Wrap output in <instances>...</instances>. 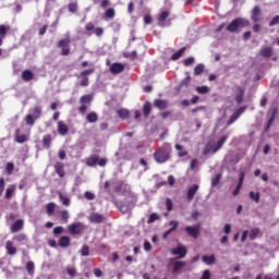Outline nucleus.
Masks as SVG:
<instances>
[{"mask_svg": "<svg viewBox=\"0 0 279 279\" xmlns=\"http://www.w3.org/2000/svg\"><path fill=\"white\" fill-rule=\"evenodd\" d=\"M172 151L173 148L171 147V144L165 143L161 147L155 150L153 158L158 165H165V162L171 160Z\"/></svg>", "mask_w": 279, "mask_h": 279, "instance_id": "nucleus-1", "label": "nucleus"}, {"mask_svg": "<svg viewBox=\"0 0 279 279\" xmlns=\"http://www.w3.org/2000/svg\"><path fill=\"white\" fill-rule=\"evenodd\" d=\"M242 27H250V22L243 17H236L227 26L226 29L227 32L234 34L239 32V29H242Z\"/></svg>", "mask_w": 279, "mask_h": 279, "instance_id": "nucleus-2", "label": "nucleus"}, {"mask_svg": "<svg viewBox=\"0 0 279 279\" xmlns=\"http://www.w3.org/2000/svg\"><path fill=\"white\" fill-rule=\"evenodd\" d=\"M226 141H228V135H225V136H222V137H220L219 140H218V142H217V144L215 145H208L205 149H204V151H203V154L204 155H206V154H208L209 151H213V154H217V151H219V149H221V147H223V145L226 144Z\"/></svg>", "mask_w": 279, "mask_h": 279, "instance_id": "nucleus-3", "label": "nucleus"}, {"mask_svg": "<svg viewBox=\"0 0 279 279\" xmlns=\"http://www.w3.org/2000/svg\"><path fill=\"white\" fill-rule=\"evenodd\" d=\"M68 232L71 236H80L82 232H84V223L82 222H73L68 226Z\"/></svg>", "mask_w": 279, "mask_h": 279, "instance_id": "nucleus-4", "label": "nucleus"}, {"mask_svg": "<svg viewBox=\"0 0 279 279\" xmlns=\"http://www.w3.org/2000/svg\"><path fill=\"white\" fill-rule=\"evenodd\" d=\"M278 114V107L271 106L267 112L268 122L265 128V132L271 130V125H274V121H276V116Z\"/></svg>", "mask_w": 279, "mask_h": 279, "instance_id": "nucleus-5", "label": "nucleus"}, {"mask_svg": "<svg viewBox=\"0 0 279 279\" xmlns=\"http://www.w3.org/2000/svg\"><path fill=\"white\" fill-rule=\"evenodd\" d=\"M57 47L61 49V56H69L71 53V38L59 40Z\"/></svg>", "mask_w": 279, "mask_h": 279, "instance_id": "nucleus-6", "label": "nucleus"}, {"mask_svg": "<svg viewBox=\"0 0 279 279\" xmlns=\"http://www.w3.org/2000/svg\"><path fill=\"white\" fill-rule=\"evenodd\" d=\"M172 256H179V258H184L189 251L184 245H178V247L172 248L171 251Z\"/></svg>", "mask_w": 279, "mask_h": 279, "instance_id": "nucleus-7", "label": "nucleus"}, {"mask_svg": "<svg viewBox=\"0 0 279 279\" xmlns=\"http://www.w3.org/2000/svg\"><path fill=\"white\" fill-rule=\"evenodd\" d=\"M197 191H199V184H193L187 189V193H186L187 202H193L195 195L197 194Z\"/></svg>", "mask_w": 279, "mask_h": 279, "instance_id": "nucleus-8", "label": "nucleus"}, {"mask_svg": "<svg viewBox=\"0 0 279 279\" xmlns=\"http://www.w3.org/2000/svg\"><path fill=\"white\" fill-rule=\"evenodd\" d=\"M109 71L112 75H119V73H123V71H125V65H123V63L116 62L110 65Z\"/></svg>", "mask_w": 279, "mask_h": 279, "instance_id": "nucleus-9", "label": "nucleus"}, {"mask_svg": "<svg viewBox=\"0 0 279 279\" xmlns=\"http://www.w3.org/2000/svg\"><path fill=\"white\" fill-rule=\"evenodd\" d=\"M262 17L263 11L260 10V7H254L251 14V20L253 21V23H258Z\"/></svg>", "mask_w": 279, "mask_h": 279, "instance_id": "nucleus-10", "label": "nucleus"}, {"mask_svg": "<svg viewBox=\"0 0 279 279\" xmlns=\"http://www.w3.org/2000/svg\"><path fill=\"white\" fill-rule=\"evenodd\" d=\"M170 14L171 12H169V10H165L158 15L157 24L159 27H165V23L167 22V19H169Z\"/></svg>", "mask_w": 279, "mask_h": 279, "instance_id": "nucleus-11", "label": "nucleus"}, {"mask_svg": "<svg viewBox=\"0 0 279 279\" xmlns=\"http://www.w3.org/2000/svg\"><path fill=\"white\" fill-rule=\"evenodd\" d=\"M24 226L25 221H23V219H17L14 223L11 225L10 230L13 234H15V232H21Z\"/></svg>", "mask_w": 279, "mask_h": 279, "instance_id": "nucleus-12", "label": "nucleus"}, {"mask_svg": "<svg viewBox=\"0 0 279 279\" xmlns=\"http://www.w3.org/2000/svg\"><path fill=\"white\" fill-rule=\"evenodd\" d=\"M53 169L59 178H64L66 175V172L64 171V163H62V161H57Z\"/></svg>", "mask_w": 279, "mask_h": 279, "instance_id": "nucleus-13", "label": "nucleus"}, {"mask_svg": "<svg viewBox=\"0 0 279 279\" xmlns=\"http://www.w3.org/2000/svg\"><path fill=\"white\" fill-rule=\"evenodd\" d=\"M243 112H245V108L240 107L228 120L227 125H232V123H234L239 117H241L243 114Z\"/></svg>", "mask_w": 279, "mask_h": 279, "instance_id": "nucleus-14", "label": "nucleus"}, {"mask_svg": "<svg viewBox=\"0 0 279 279\" xmlns=\"http://www.w3.org/2000/svg\"><path fill=\"white\" fill-rule=\"evenodd\" d=\"M90 223H104L106 221V218L101 214L93 213L89 216Z\"/></svg>", "mask_w": 279, "mask_h": 279, "instance_id": "nucleus-15", "label": "nucleus"}, {"mask_svg": "<svg viewBox=\"0 0 279 279\" xmlns=\"http://www.w3.org/2000/svg\"><path fill=\"white\" fill-rule=\"evenodd\" d=\"M58 134H60V136H66V134H69V125H66V123H64V121H59L58 122Z\"/></svg>", "mask_w": 279, "mask_h": 279, "instance_id": "nucleus-16", "label": "nucleus"}, {"mask_svg": "<svg viewBox=\"0 0 279 279\" xmlns=\"http://www.w3.org/2000/svg\"><path fill=\"white\" fill-rule=\"evenodd\" d=\"M235 101L236 104H243V97L245 96V89L241 86H235Z\"/></svg>", "mask_w": 279, "mask_h": 279, "instance_id": "nucleus-17", "label": "nucleus"}, {"mask_svg": "<svg viewBox=\"0 0 279 279\" xmlns=\"http://www.w3.org/2000/svg\"><path fill=\"white\" fill-rule=\"evenodd\" d=\"M186 267V262L175 260L172 263V274H178L182 271V269Z\"/></svg>", "mask_w": 279, "mask_h": 279, "instance_id": "nucleus-18", "label": "nucleus"}, {"mask_svg": "<svg viewBox=\"0 0 279 279\" xmlns=\"http://www.w3.org/2000/svg\"><path fill=\"white\" fill-rule=\"evenodd\" d=\"M5 250L8 256H14L16 254V246H14V242L12 241H7L5 243Z\"/></svg>", "mask_w": 279, "mask_h": 279, "instance_id": "nucleus-19", "label": "nucleus"}, {"mask_svg": "<svg viewBox=\"0 0 279 279\" xmlns=\"http://www.w3.org/2000/svg\"><path fill=\"white\" fill-rule=\"evenodd\" d=\"M185 232L189 236H193V239H197V236H199V228L197 227H185Z\"/></svg>", "mask_w": 279, "mask_h": 279, "instance_id": "nucleus-20", "label": "nucleus"}, {"mask_svg": "<svg viewBox=\"0 0 279 279\" xmlns=\"http://www.w3.org/2000/svg\"><path fill=\"white\" fill-rule=\"evenodd\" d=\"M15 141L16 143H20V144L27 143V135L21 134V129H17L15 131Z\"/></svg>", "mask_w": 279, "mask_h": 279, "instance_id": "nucleus-21", "label": "nucleus"}, {"mask_svg": "<svg viewBox=\"0 0 279 279\" xmlns=\"http://www.w3.org/2000/svg\"><path fill=\"white\" fill-rule=\"evenodd\" d=\"M22 80L23 82H32L34 80V72L32 70H24L22 72Z\"/></svg>", "mask_w": 279, "mask_h": 279, "instance_id": "nucleus-22", "label": "nucleus"}, {"mask_svg": "<svg viewBox=\"0 0 279 279\" xmlns=\"http://www.w3.org/2000/svg\"><path fill=\"white\" fill-rule=\"evenodd\" d=\"M174 149H177L179 158H184L189 156V150L184 149V146L175 144Z\"/></svg>", "mask_w": 279, "mask_h": 279, "instance_id": "nucleus-23", "label": "nucleus"}, {"mask_svg": "<svg viewBox=\"0 0 279 279\" xmlns=\"http://www.w3.org/2000/svg\"><path fill=\"white\" fill-rule=\"evenodd\" d=\"M71 245V238L69 235H63L59 239V247H69Z\"/></svg>", "mask_w": 279, "mask_h": 279, "instance_id": "nucleus-24", "label": "nucleus"}, {"mask_svg": "<svg viewBox=\"0 0 279 279\" xmlns=\"http://www.w3.org/2000/svg\"><path fill=\"white\" fill-rule=\"evenodd\" d=\"M31 116L34 117L35 119H40V117L43 116V107H40V106H35V107L31 110Z\"/></svg>", "mask_w": 279, "mask_h": 279, "instance_id": "nucleus-25", "label": "nucleus"}, {"mask_svg": "<svg viewBox=\"0 0 279 279\" xmlns=\"http://www.w3.org/2000/svg\"><path fill=\"white\" fill-rule=\"evenodd\" d=\"M154 106L155 108H158V110H167L168 102L167 100L156 99Z\"/></svg>", "mask_w": 279, "mask_h": 279, "instance_id": "nucleus-26", "label": "nucleus"}, {"mask_svg": "<svg viewBox=\"0 0 279 279\" xmlns=\"http://www.w3.org/2000/svg\"><path fill=\"white\" fill-rule=\"evenodd\" d=\"M44 149H51V134H46L43 137Z\"/></svg>", "mask_w": 279, "mask_h": 279, "instance_id": "nucleus-27", "label": "nucleus"}, {"mask_svg": "<svg viewBox=\"0 0 279 279\" xmlns=\"http://www.w3.org/2000/svg\"><path fill=\"white\" fill-rule=\"evenodd\" d=\"M99 162V155H92L89 158L86 159L87 167H95Z\"/></svg>", "mask_w": 279, "mask_h": 279, "instance_id": "nucleus-28", "label": "nucleus"}, {"mask_svg": "<svg viewBox=\"0 0 279 279\" xmlns=\"http://www.w3.org/2000/svg\"><path fill=\"white\" fill-rule=\"evenodd\" d=\"M59 215H60L61 223H69V219L71 217V215L69 214V210L63 209L59 211Z\"/></svg>", "mask_w": 279, "mask_h": 279, "instance_id": "nucleus-29", "label": "nucleus"}, {"mask_svg": "<svg viewBox=\"0 0 279 279\" xmlns=\"http://www.w3.org/2000/svg\"><path fill=\"white\" fill-rule=\"evenodd\" d=\"M259 53L263 58H271L274 49L271 47H265L260 49Z\"/></svg>", "mask_w": 279, "mask_h": 279, "instance_id": "nucleus-30", "label": "nucleus"}, {"mask_svg": "<svg viewBox=\"0 0 279 279\" xmlns=\"http://www.w3.org/2000/svg\"><path fill=\"white\" fill-rule=\"evenodd\" d=\"M170 225L172 226V228L168 229L163 234V239H167V236H169V234H171V232H173L174 230L178 229V221L175 220H171Z\"/></svg>", "mask_w": 279, "mask_h": 279, "instance_id": "nucleus-31", "label": "nucleus"}, {"mask_svg": "<svg viewBox=\"0 0 279 279\" xmlns=\"http://www.w3.org/2000/svg\"><path fill=\"white\" fill-rule=\"evenodd\" d=\"M203 263H205V265H215V263L217 262V259L215 258V255H204L202 257Z\"/></svg>", "mask_w": 279, "mask_h": 279, "instance_id": "nucleus-32", "label": "nucleus"}, {"mask_svg": "<svg viewBox=\"0 0 279 279\" xmlns=\"http://www.w3.org/2000/svg\"><path fill=\"white\" fill-rule=\"evenodd\" d=\"M143 114H144L145 119H147L149 117V114H151V102L147 101L144 104Z\"/></svg>", "mask_w": 279, "mask_h": 279, "instance_id": "nucleus-33", "label": "nucleus"}, {"mask_svg": "<svg viewBox=\"0 0 279 279\" xmlns=\"http://www.w3.org/2000/svg\"><path fill=\"white\" fill-rule=\"evenodd\" d=\"M98 120H99V116H97V112H89L86 116L87 123H97Z\"/></svg>", "mask_w": 279, "mask_h": 279, "instance_id": "nucleus-34", "label": "nucleus"}, {"mask_svg": "<svg viewBox=\"0 0 279 279\" xmlns=\"http://www.w3.org/2000/svg\"><path fill=\"white\" fill-rule=\"evenodd\" d=\"M80 104L90 106V104H93V95H83L80 98Z\"/></svg>", "mask_w": 279, "mask_h": 279, "instance_id": "nucleus-35", "label": "nucleus"}, {"mask_svg": "<svg viewBox=\"0 0 279 279\" xmlns=\"http://www.w3.org/2000/svg\"><path fill=\"white\" fill-rule=\"evenodd\" d=\"M13 241H16V243H27V234L19 233L13 236Z\"/></svg>", "mask_w": 279, "mask_h": 279, "instance_id": "nucleus-36", "label": "nucleus"}, {"mask_svg": "<svg viewBox=\"0 0 279 279\" xmlns=\"http://www.w3.org/2000/svg\"><path fill=\"white\" fill-rule=\"evenodd\" d=\"M46 213L48 217H53V213H56V203H48L46 205Z\"/></svg>", "mask_w": 279, "mask_h": 279, "instance_id": "nucleus-37", "label": "nucleus"}, {"mask_svg": "<svg viewBox=\"0 0 279 279\" xmlns=\"http://www.w3.org/2000/svg\"><path fill=\"white\" fill-rule=\"evenodd\" d=\"M117 114L120 119H128V117H130V110L120 108L117 110Z\"/></svg>", "mask_w": 279, "mask_h": 279, "instance_id": "nucleus-38", "label": "nucleus"}, {"mask_svg": "<svg viewBox=\"0 0 279 279\" xmlns=\"http://www.w3.org/2000/svg\"><path fill=\"white\" fill-rule=\"evenodd\" d=\"M59 199L62 202L63 206H71V198L69 196L62 194V192H59Z\"/></svg>", "mask_w": 279, "mask_h": 279, "instance_id": "nucleus-39", "label": "nucleus"}, {"mask_svg": "<svg viewBox=\"0 0 279 279\" xmlns=\"http://www.w3.org/2000/svg\"><path fill=\"white\" fill-rule=\"evenodd\" d=\"M184 51H186V47H183V48L179 49L177 52H174L171 56V60H180V58H182V56H184Z\"/></svg>", "mask_w": 279, "mask_h": 279, "instance_id": "nucleus-40", "label": "nucleus"}, {"mask_svg": "<svg viewBox=\"0 0 279 279\" xmlns=\"http://www.w3.org/2000/svg\"><path fill=\"white\" fill-rule=\"evenodd\" d=\"M248 197L255 202V204H258L260 202V193L259 192H253L251 191L248 194Z\"/></svg>", "mask_w": 279, "mask_h": 279, "instance_id": "nucleus-41", "label": "nucleus"}, {"mask_svg": "<svg viewBox=\"0 0 279 279\" xmlns=\"http://www.w3.org/2000/svg\"><path fill=\"white\" fill-rule=\"evenodd\" d=\"M196 93H198V95H208L210 88H208V86H198L196 87Z\"/></svg>", "mask_w": 279, "mask_h": 279, "instance_id": "nucleus-42", "label": "nucleus"}, {"mask_svg": "<svg viewBox=\"0 0 279 279\" xmlns=\"http://www.w3.org/2000/svg\"><path fill=\"white\" fill-rule=\"evenodd\" d=\"M8 32H10V26L0 25V38H5V36H8Z\"/></svg>", "mask_w": 279, "mask_h": 279, "instance_id": "nucleus-43", "label": "nucleus"}, {"mask_svg": "<svg viewBox=\"0 0 279 279\" xmlns=\"http://www.w3.org/2000/svg\"><path fill=\"white\" fill-rule=\"evenodd\" d=\"M117 12L114 11L113 8H109L105 12V19H114Z\"/></svg>", "mask_w": 279, "mask_h": 279, "instance_id": "nucleus-44", "label": "nucleus"}, {"mask_svg": "<svg viewBox=\"0 0 279 279\" xmlns=\"http://www.w3.org/2000/svg\"><path fill=\"white\" fill-rule=\"evenodd\" d=\"M25 123H26V125H34L36 123V118L34 116H32V113H28L25 117Z\"/></svg>", "mask_w": 279, "mask_h": 279, "instance_id": "nucleus-45", "label": "nucleus"}, {"mask_svg": "<svg viewBox=\"0 0 279 279\" xmlns=\"http://www.w3.org/2000/svg\"><path fill=\"white\" fill-rule=\"evenodd\" d=\"M260 234V229L258 228H253L250 232V239L251 241H254V239H256L258 235Z\"/></svg>", "mask_w": 279, "mask_h": 279, "instance_id": "nucleus-46", "label": "nucleus"}, {"mask_svg": "<svg viewBox=\"0 0 279 279\" xmlns=\"http://www.w3.org/2000/svg\"><path fill=\"white\" fill-rule=\"evenodd\" d=\"M81 256H90V247L84 244L80 251Z\"/></svg>", "mask_w": 279, "mask_h": 279, "instance_id": "nucleus-47", "label": "nucleus"}, {"mask_svg": "<svg viewBox=\"0 0 279 279\" xmlns=\"http://www.w3.org/2000/svg\"><path fill=\"white\" fill-rule=\"evenodd\" d=\"M185 75H186V77L184 80H182L180 83V88H182L183 86H189L191 84V74H189V72H186Z\"/></svg>", "mask_w": 279, "mask_h": 279, "instance_id": "nucleus-48", "label": "nucleus"}, {"mask_svg": "<svg viewBox=\"0 0 279 279\" xmlns=\"http://www.w3.org/2000/svg\"><path fill=\"white\" fill-rule=\"evenodd\" d=\"M221 182V173L216 174V178L211 179V186L215 189V186H218Z\"/></svg>", "mask_w": 279, "mask_h": 279, "instance_id": "nucleus-49", "label": "nucleus"}, {"mask_svg": "<svg viewBox=\"0 0 279 279\" xmlns=\"http://www.w3.org/2000/svg\"><path fill=\"white\" fill-rule=\"evenodd\" d=\"M93 73H95V68L82 71L80 77H88V75H93Z\"/></svg>", "mask_w": 279, "mask_h": 279, "instance_id": "nucleus-50", "label": "nucleus"}, {"mask_svg": "<svg viewBox=\"0 0 279 279\" xmlns=\"http://www.w3.org/2000/svg\"><path fill=\"white\" fill-rule=\"evenodd\" d=\"M202 73H204V64L198 63V64L194 68V75H202Z\"/></svg>", "mask_w": 279, "mask_h": 279, "instance_id": "nucleus-51", "label": "nucleus"}, {"mask_svg": "<svg viewBox=\"0 0 279 279\" xmlns=\"http://www.w3.org/2000/svg\"><path fill=\"white\" fill-rule=\"evenodd\" d=\"M158 220H160V216H158V214L156 213H153L149 215L147 223H154V221H158Z\"/></svg>", "mask_w": 279, "mask_h": 279, "instance_id": "nucleus-52", "label": "nucleus"}, {"mask_svg": "<svg viewBox=\"0 0 279 279\" xmlns=\"http://www.w3.org/2000/svg\"><path fill=\"white\" fill-rule=\"evenodd\" d=\"M66 274H69V276L71 278H75V276H77V269H75L73 267H68L66 268Z\"/></svg>", "mask_w": 279, "mask_h": 279, "instance_id": "nucleus-53", "label": "nucleus"}, {"mask_svg": "<svg viewBox=\"0 0 279 279\" xmlns=\"http://www.w3.org/2000/svg\"><path fill=\"white\" fill-rule=\"evenodd\" d=\"M68 10H69V12H72V14H75V12H77V4H76V2H71L68 5Z\"/></svg>", "mask_w": 279, "mask_h": 279, "instance_id": "nucleus-54", "label": "nucleus"}, {"mask_svg": "<svg viewBox=\"0 0 279 279\" xmlns=\"http://www.w3.org/2000/svg\"><path fill=\"white\" fill-rule=\"evenodd\" d=\"M166 208L168 213H171V210H173V201H171V198L166 199Z\"/></svg>", "mask_w": 279, "mask_h": 279, "instance_id": "nucleus-55", "label": "nucleus"}, {"mask_svg": "<svg viewBox=\"0 0 279 279\" xmlns=\"http://www.w3.org/2000/svg\"><path fill=\"white\" fill-rule=\"evenodd\" d=\"M34 269H35L34 262H27V264H26L27 272L28 274H34Z\"/></svg>", "mask_w": 279, "mask_h": 279, "instance_id": "nucleus-56", "label": "nucleus"}, {"mask_svg": "<svg viewBox=\"0 0 279 279\" xmlns=\"http://www.w3.org/2000/svg\"><path fill=\"white\" fill-rule=\"evenodd\" d=\"M194 62H195V58L190 57V58H186V59L183 61V64H184V66H191V64H193Z\"/></svg>", "mask_w": 279, "mask_h": 279, "instance_id": "nucleus-57", "label": "nucleus"}, {"mask_svg": "<svg viewBox=\"0 0 279 279\" xmlns=\"http://www.w3.org/2000/svg\"><path fill=\"white\" fill-rule=\"evenodd\" d=\"M12 195H14V189H12V187L7 189L5 198L7 199H12Z\"/></svg>", "mask_w": 279, "mask_h": 279, "instance_id": "nucleus-58", "label": "nucleus"}, {"mask_svg": "<svg viewBox=\"0 0 279 279\" xmlns=\"http://www.w3.org/2000/svg\"><path fill=\"white\" fill-rule=\"evenodd\" d=\"M94 34H95V36H97L98 38L101 37V36H104V28H101V27H96V28H94Z\"/></svg>", "mask_w": 279, "mask_h": 279, "instance_id": "nucleus-59", "label": "nucleus"}, {"mask_svg": "<svg viewBox=\"0 0 279 279\" xmlns=\"http://www.w3.org/2000/svg\"><path fill=\"white\" fill-rule=\"evenodd\" d=\"M279 24V15H276L270 22H269V27H274V25Z\"/></svg>", "mask_w": 279, "mask_h": 279, "instance_id": "nucleus-60", "label": "nucleus"}, {"mask_svg": "<svg viewBox=\"0 0 279 279\" xmlns=\"http://www.w3.org/2000/svg\"><path fill=\"white\" fill-rule=\"evenodd\" d=\"M93 29H95V24L93 22H88L86 25H85V31L87 32H93Z\"/></svg>", "mask_w": 279, "mask_h": 279, "instance_id": "nucleus-61", "label": "nucleus"}, {"mask_svg": "<svg viewBox=\"0 0 279 279\" xmlns=\"http://www.w3.org/2000/svg\"><path fill=\"white\" fill-rule=\"evenodd\" d=\"M62 232H64V228L61 226L56 227L52 231L53 234H62Z\"/></svg>", "mask_w": 279, "mask_h": 279, "instance_id": "nucleus-62", "label": "nucleus"}, {"mask_svg": "<svg viewBox=\"0 0 279 279\" xmlns=\"http://www.w3.org/2000/svg\"><path fill=\"white\" fill-rule=\"evenodd\" d=\"M84 197L85 199L93 201L95 199V194L93 192H85Z\"/></svg>", "mask_w": 279, "mask_h": 279, "instance_id": "nucleus-63", "label": "nucleus"}, {"mask_svg": "<svg viewBox=\"0 0 279 279\" xmlns=\"http://www.w3.org/2000/svg\"><path fill=\"white\" fill-rule=\"evenodd\" d=\"M201 279H210V270H204Z\"/></svg>", "mask_w": 279, "mask_h": 279, "instance_id": "nucleus-64", "label": "nucleus"}]
</instances>
